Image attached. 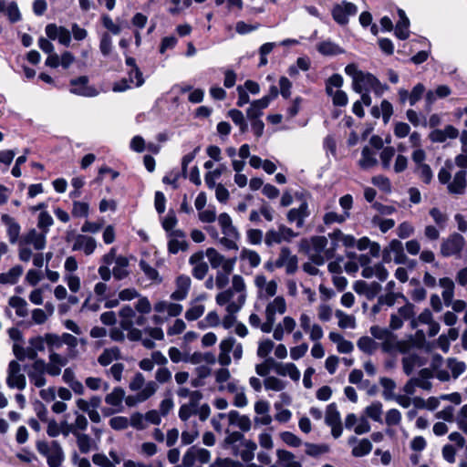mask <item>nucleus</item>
Returning a JSON list of instances; mask_svg holds the SVG:
<instances>
[{
    "instance_id": "e2e57ef3",
    "label": "nucleus",
    "mask_w": 467,
    "mask_h": 467,
    "mask_svg": "<svg viewBox=\"0 0 467 467\" xmlns=\"http://www.w3.org/2000/svg\"><path fill=\"white\" fill-rule=\"evenodd\" d=\"M89 213V205L88 202L75 201L73 202L72 215L76 218H86Z\"/></svg>"
},
{
    "instance_id": "5701e85b",
    "label": "nucleus",
    "mask_w": 467,
    "mask_h": 467,
    "mask_svg": "<svg viewBox=\"0 0 467 467\" xmlns=\"http://www.w3.org/2000/svg\"><path fill=\"white\" fill-rule=\"evenodd\" d=\"M135 309L139 313L136 319L132 322V327L139 326L143 327L146 324L147 318L144 315L150 313L151 305L150 300L147 297H140L135 304Z\"/></svg>"
},
{
    "instance_id": "0eeeda50",
    "label": "nucleus",
    "mask_w": 467,
    "mask_h": 467,
    "mask_svg": "<svg viewBox=\"0 0 467 467\" xmlns=\"http://www.w3.org/2000/svg\"><path fill=\"white\" fill-rule=\"evenodd\" d=\"M298 235L297 233L294 232L291 228L285 224H280L277 230L270 229L265 233V244L271 247L274 244H281L282 242H291L292 239Z\"/></svg>"
},
{
    "instance_id": "79ce46f5",
    "label": "nucleus",
    "mask_w": 467,
    "mask_h": 467,
    "mask_svg": "<svg viewBox=\"0 0 467 467\" xmlns=\"http://www.w3.org/2000/svg\"><path fill=\"white\" fill-rule=\"evenodd\" d=\"M8 304L11 307L15 308L16 316L19 317H26L28 315V308L26 301L20 296H11Z\"/></svg>"
},
{
    "instance_id": "39448f33",
    "label": "nucleus",
    "mask_w": 467,
    "mask_h": 467,
    "mask_svg": "<svg viewBox=\"0 0 467 467\" xmlns=\"http://www.w3.org/2000/svg\"><path fill=\"white\" fill-rule=\"evenodd\" d=\"M286 311V302L283 296H276L270 301L265 307V321L262 327V332L270 333L273 330L275 322V315H283Z\"/></svg>"
},
{
    "instance_id": "6ab92c4d",
    "label": "nucleus",
    "mask_w": 467,
    "mask_h": 467,
    "mask_svg": "<svg viewBox=\"0 0 467 467\" xmlns=\"http://www.w3.org/2000/svg\"><path fill=\"white\" fill-rule=\"evenodd\" d=\"M467 171L460 170L454 173L452 181L447 186V190L451 194L462 195L465 192L467 187Z\"/></svg>"
},
{
    "instance_id": "69168bd1",
    "label": "nucleus",
    "mask_w": 467,
    "mask_h": 467,
    "mask_svg": "<svg viewBox=\"0 0 467 467\" xmlns=\"http://www.w3.org/2000/svg\"><path fill=\"white\" fill-rule=\"evenodd\" d=\"M243 445L244 449L240 452L242 460L244 462L252 461L254 456V451L257 448L256 443L252 441H244Z\"/></svg>"
},
{
    "instance_id": "a878e982",
    "label": "nucleus",
    "mask_w": 467,
    "mask_h": 467,
    "mask_svg": "<svg viewBox=\"0 0 467 467\" xmlns=\"http://www.w3.org/2000/svg\"><path fill=\"white\" fill-rule=\"evenodd\" d=\"M270 101V97H263L254 100L246 110L247 119L249 120L259 119L263 115V110L268 107Z\"/></svg>"
},
{
    "instance_id": "2eb2a0df",
    "label": "nucleus",
    "mask_w": 467,
    "mask_h": 467,
    "mask_svg": "<svg viewBox=\"0 0 467 467\" xmlns=\"http://www.w3.org/2000/svg\"><path fill=\"white\" fill-rule=\"evenodd\" d=\"M46 34L51 40L57 39L61 45L68 47L71 42L70 31L64 26H57L56 24H48L46 26Z\"/></svg>"
},
{
    "instance_id": "dca6fc26",
    "label": "nucleus",
    "mask_w": 467,
    "mask_h": 467,
    "mask_svg": "<svg viewBox=\"0 0 467 467\" xmlns=\"http://www.w3.org/2000/svg\"><path fill=\"white\" fill-rule=\"evenodd\" d=\"M310 215V211L306 202H302L297 208H292L287 212L286 218L290 223H296L297 228H302L305 220Z\"/></svg>"
},
{
    "instance_id": "bb28decb",
    "label": "nucleus",
    "mask_w": 467,
    "mask_h": 467,
    "mask_svg": "<svg viewBox=\"0 0 467 467\" xmlns=\"http://www.w3.org/2000/svg\"><path fill=\"white\" fill-rule=\"evenodd\" d=\"M274 369L279 376L289 377L294 381L300 379V371L294 363H274Z\"/></svg>"
},
{
    "instance_id": "774afa93",
    "label": "nucleus",
    "mask_w": 467,
    "mask_h": 467,
    "mask_svg": "<svg viewBox=\"0 0 467 467\" xmlns=\"http://www.w3.org/2000/svg\"><path fill=\"white\" fill-rule=\"evenodd\" d=\"M54 220L52 216L46 211H42L38 215L37 227L42 230L43 233L47 234L49 228L53 225Z\"/></svg>"
},
{
    "instance_id": "338daca9",
    "label": "nucleus",
    "mask_w": 467,
    "mask_h": 467,
    "mask_svg": "<svg viewBox=\"0 0 467 467\" xmlns=\"http://www.w3.org/2000/svg\"><path fill=\"white\" fill-rule=\"evenodd\" d=\"M139 265L141 271L150 280L157 283L161 282V278L160 277L158 271L150 266L146 261L140 260Z\"/></svg>"
},
{
    "instance_id": "0e129e2a",
    "label": "nucleus",
    "mask_w": 467,
    "mask_h": 467,
    "mask_svg": "<svg viewBox=\"0 0 467 467\" xmlns=\"http://www.w3.org/2000/svg\"><path fill=\"white\" fill-rule=\"evenodd\" d=\"M379 383L384 389L382 393L384 399L387 400H393V398L395 397L393 391L396 388V383L394 382V380L389 378H381Z\"/></svg>"
},
{
    "instance_id": "a18cd8bd",
    "label": "nucleus",
    "mask_w": 467,
    "mask_h": 467,
    "mask_svg": "<svg viewBox=\"0 0 467 467\" xmlns=\"http://www.w3.org/2000/svg\"><path fill=\"white\" fill-rule=\"evenodd\" d=\"M126 65L130 67V71L128 72V76H130V79L132 80V73H135V78L136 83L135 87L139 88L141 87L144 84V78L142 76V72L140 70V68L136 65V61L133 57H128L126 58Z\"/></svg>"
},
{
    "instance_id": "9b49d317",
    "label": "nucleus",
    "mask_w": 467,
    "mask_h": 467,
    "mask_svg": "<svg viewBox=\"0 0 467 467\" xmlns=\"http://www.w3.org/2000/svg\"><path fill=\"white\" fill-rule=\"evenodd\" d=\"M159 386L156 382L148 381L145 387L136 395H130L125 399L126 404L129 407H133L138 403H141L152 397L158 390Z\"/></svg>"
},
{
    "instance_id": "052dcab7",
    "label": "nucleus",
    "mask_w": 467,
    "mask_h": 467,
    "mask_svg": "<svg viewBox=\"0 0 467 467\" xmlns=\"http://www.w3.org/2000/svg\"><path fill=\"white\" fill-rule=\"evenodd\" d=\"M395 156V149L391 146L382 148L379 154L382 168L384 170H389L391 166V160Z\"/></svg>"
},
{
    "instance_id": "c03bdc74",
    "label": "nucleus",
    "mask_w": 467,
    "mask_h": 467,
    "mask_svg": "<svg viewBox=\"0 0 467 467\" xmlns=\"http://www.w3.org/2000/svg\"><path fill=\"white\" fill-rule=\"evenodd\" d=\"M204 311L205 306L203 304L191 301L189 308L185 312V318L188 321H195L204 314Z\"/></svg>"
},
{
    "instance_id": "e433bc0d",
    "label": "nucleus",
    "mask_w": 467,
    "mask_h": 467,
    "mask_svg": "<svg viewBox=\"0 0 467 467\" xmlns=\"http://www.w3.org/2000/svg\"><path fill=\"white\" fill-rule=\"evenodd\" d=\"M439 285L441 287L443 288V291L441 293L443 301L445 306H450L452 303V299L454 296V283L453 281L449 277H442L439 280Z\"/></svg>"
},
{
    "instance_id": "4be33fe9",
    "label": "nucleus",
    "mask_w": 467,
    "mask_h": 467,
    "mask_svg": "<svg viewBox=\"0 0 467 467\" xmlns=\"http://www.w3.org/2000/svg\"><path fill=\"white\" fill-rule=\"evenodd\" d=\"M96 247L97 242L93 237L78 234L75 238L72 249L74 251L82 250L86 255H90L94 253Z\"/></svg>"
},
{
    "instance_id": "4468645a",
    "label": "nucleus",
    "mask_w": 467,
    "mask_h": 467,
    "mask_svg": "<svg viewBox=\"0 0 467 467\" xmlns=\"http://www.w3.org/2000/svg\"><path fill=\"white\" fill-rule=\"evenodd\" d=\"M88 78L86 76L72 79L70 92L83 97H96L99 94L98 90L94 87L88 86Z\"/></svg>"
},
{
    "instance_id": "a19ab883",
    "label": "nucleus",
    "mask_w": 467,
    "mask_h": 467,
    "mask_svg": "<svg viewBox=\"0 0 467 467\" xmlns=\"http://www.w3.org/2000/svg\"><path fill=\"white\" fill-rule=\"evenodd\" d=\"M119 357L120 351L119 348L113 347L104 349L103 352L99 355L98 361L101 366L106 367L112 361L119 359Z\"/></svg>"
},
{
    "instance_id": "864d4df0",
    "label": "nucleus",
    "mask_w": 467,
    "mask_h": 467,
    "mask_svg": "<svg viewBox=\"0 0 467 467\" xmlns=\"http://www.w3.org/2000/svg\"><path fill=\"white\" fill-rule=\"evenodd\" d=\"M99 50L105 57H108L112 54L113 41L110 35L107 32L103 33L100 36Z\"/></svg>"
},
{
    "instance_id": "c9c22d12",
    "label": "nucleus",
    "mask_w": 467,
    "mask_h": 467,
    "mask_svg": "<svg viewBox=\"0 0 467 467\" xmlns=\"http://www.w3.org/2000/svg\"><path fill=\"white\" fill-rule=\"evenodd\" d=\"M398 14L400 16V20L397 23L396 27H395V35L398 38H400L401 40H405L410 36V31H409L410 21L403 10L399 9Z\"/></svg>"
},
{
    "instance_id": "3c124183",
    "label": "nucleus",
    "mask_w": 467,
    "mask_h": 467,
    "mask_svg": "<svg viewBox=\"0 0 467 467\" xmlns=\"http://www.w3.org/2000/svg\"><path fill=\"white\" fill-rule=\"evenodd\" d=\"M328 238L333 239L338 244L341 242L346 247H352L355 244V238L352 235L344 234L340 230H335L328 234Z\"/></svg>"
},
{
    "instance_id": "b1692460",
    "label": "nucleus",
    "mask_w": 467,
    "mask_h": 467,
    "mask_svg": "<svg viewBox=\"0 0 467 467\" xmlns=\"http://www.w3.org/2000/svg\"><path fill=\"white\" fill-rule=\"evenodd\" d=\"M401 363L404 373L410 376L415 368L424 366L426 360L416 353H409L402 358Z\"/></svg>"
},
{
    "instance_id": "7ed1b4c3",
    "label": "nucleus",
    "mask_w": 467,
    "mask_h": 467,
    "mask_svg": "<svg viewBox=\"0 0 467 467\" xmlns=\"http://www.w3.org/2000/svg\"><path fill=\"white\" fill-rule=\"evenodd\" d=\"M37 451L47 459L49 467H60L65 460L62 447L57 441L47 442L37 441L36 443Z\"/></svg>"
},
{
    "instance_id": "9d476101",
    "label": "nucleus",
    "mask_w": 467,
    "mask_h": 467,
    "mask_svg": "<svg viewBox=\"0 0 467 467\" xmlns=\"http://www.w3.org/2000/svg\"><path fill=\"white\" fill-rule=\"evenodd\" d=\"M464 244L463 236L455 233L442 242L441 254L445 257L457 255L462 250Z\"/></svg>"
},
{
    "instance_id": "2f4dec72",
    "label": "nucleus",
    "mask_w": 467,
    "mask_h": 467,
    "mask_svg": "<svg viewBox=\"0 0 467 467\" xmlns=\"http://www.w3.org/2000/svg\"><path fill=\"white\" fill-rule=\"evenodd\" d=\"M227 418L231 425L237 426L243 431H248L251 429L250 419L245 415H241L237 410L229 411Z\"/></svg>"
},
{
    "instance_id": "f03ea898",
    "label": "nucleus",
    "mask_w": 467,
    "mask_h": 467,
    "mask_svg": "<svg viewBox=\"0 0 467 467\" xmlns=\"http://www.w3.org/2000/svg\"><path fill=\"white\" fill-rule=\"evenodd\" d=\"M310 259L317 265H322L326 261L335 257L337 244L328 236L317 235L310 239Z\"/></svg>"
},
{
    "instance_id": "f704fd0d",
    "label": "nucleus",
    "mask_w": 467,
    "mask_h": 467,
    "mask_svg": "<svg viewBox=\"0 0 467 467\" xmlns=\"http://www.w3.org/2000/svg\"><path fill=\"white\" fill-rule=\"evenodd\" d=\"M129 264V259L125 256L119 255L116 258L115 265L112 269V275L116 280H122L130 275L128 270Z\"/></svg>"
},
{
    "instance_id": "13d9d810",
    "label": "nucleus",
    "mask_w": 467,
    "mask_h": 467,
    "mask_svg": "<svg viewBox=\"0 0 467 467\" xmlns=\"http://www.w3.org/2000/svg\"><path fill=\"white\" fill-rule=\"evenodd\" d=\"M228 116L232 119V120L239 127L240 131L244 133L248 130V125L244 119V116L243 112L239 109H231L228 112Z\"/></svg>"
},
{
    "instance_id": "f3484780",
    "label": "nucleus",
    "mask_w": 467,
    "mask_h": 467,
    "mask_svg": "<svg viewBox=\"0 0 467 467\" xmlns=\"http://www.w3.org/2000/svg\"><path fill=\"white\" fill-rule=\"evenodd\" d=\"M189 264L192 265V274L198 280H202L208 272V265L203 260L202 252H198L191 255Z\"/></svg>"
},
{
    "instance_id": "412c9836",
    "label": "nucleus",
    "mask_w": 467,
    "mask_h": 467,
    "mask_svg": "<svg viewBox=\"0 0 467 467\" xmlns=\"http://www.w3.org/2000/svg\"><path fill=\"white\" fill-rule=\"evenodd\" d=\"M296 326V320L292 317H285L275 328L273 327V337L277 341H281L284 338L285 333H292L295 330Z\"/></svg>"
},
{
    "instance_id": "6e6552de",
    "label": "nucleus",
    "mask_w": 467,
    "mask_h": 467,
    "mask_svg": "<svg viewBox=\"0 0 467 467\" xmlns=\"http://www.w3.org/2000/svg\"><path fill=\"white\" fill-rule=\"evenodd\" d=\"M29 381L36 388H42L47 384L46 373L47 362L44 359H36L26 368Z\"/></svg>"
},
{
    "instance_id": "ea45409f",
    "label": "nucleus",
    "mask_w": 467,
    "mask_h": 467,
    "mask_svg": "<svg viewBox=\"0 0 467 467\" xmlns=\"http://www.w3.org/2000/svg\"><path fill=\"white\" fill-rule=\"evenodd\" d=\"M218 223L224 235L230 237H238V232L236 228L233 225L232 219L228 213H221L218 217Z\"/></svg>"
},
{
    "instance_id": "680f3d73",
    "label": "nucleus",
    "mask_w": 467,
    "mask_h": 467,
    "mask_svg": "<svg viewBox=\"0 0 467 467\" xmlns=\"http://www.w3.org/2000/svg\"><path fill=\"white\" fill-rule=\"evenodd\" d=\"M46 340L49 353L56 352L55 350L59 349L63 346L62 335L58 336L53 333H47Z\"/></svg>"
},
{
    "instance_id": "c756f323",
    "label": "nucleus",
    "mask_w": 467,
    "mask_h": 467,
    "mask_svg": "<svg viewBox=\"0 0 467 467\" xmlns=\"http://www.w3.org/2000/svg\"><path fill=\"white\" fill-rule=\"evenodd\" d=\"M378 164L377 153L370 147L365 146L361 150L358 165L362 170H368Z\"/></svg>"
},
{
    "instance_id": "09e8293b",
    "label": "nucleus",
    "mask_w": 467,
    "mask_h": 467,
    "mask_svg": "<svg viewBox=\"0 0 467 467\" xmlns=\"http://www.w3.org/2000/svg\"><path fill=\"white\" fill-rule=\"evenodd\" d=\"M357 346L359 350L368 355L373 354L378 348V344L374 341V339L368 336L361 337L358 340Z\"/></svg>"
},
{
    "instance_id": "4c0bfd02",
    "label": "nucleus",
    "mask_w": 467,
    "mask_h": 467,
    "mask_svg": "<svg viewBox=\"0 0 467 467\" xmlns=\"http://www.w3.org/2000/svg\"><path fill=\"white\" fill-rule=\"evenodd\" d=\"M276 456L281 467H302V464L296 460V456L291 451L277 450Z\"/></svg>"
},
{
    "instance_id": "37998d69",
    "label": "nucleus",
    "mask_w": 467,
    "mask_h": 467,
    "mask_svg": "<svg viewBox=\"0 0 467 467\" xmlns=\"http://www.w3.org/2000/svg\"><path fill=\"white\" fill-rule=\"evenodd\" d=\"M382 411H383V405L380 401H373L370 405L366 407L365 409V414L367 418L371 419L374 421L382 422Z\"/></svg>"
},
{
    "instance_id": "de8ad7c7",
    "label": "nucleus",
    "mask_w": 467,
    "mask_h": 467,
    "mask_svg": "<svg viewBox=\"0 0 467 467\" xmlns=\"http://www.w3.org/2000/svg\"><path fill=\"white\" fill-rule=\"evenodd\" d=\"M317 49L320 54L325 56H334L343 52L339 46L329 40L320 42L317 46Z\"/></svg>"
},
{
    "instance_id": "473e14b6",
    "label": "nucleus",
    "mask_w": 467,
    "mask_h": 467,
    "mask_svg": "<svg viewBox=\"0 0 467 467\" xmlns=\"http://www.w3.org/2000/svg\"><path fill=\"white\" fill-rule=\"evenodd\" d=\"M1 221L7 227V235L11 244H16L20 234V225L8 214H3Z\"/></svg>"
},
{
    "instance_id": "20e7f679",
    "label": "nucleus",
    "mask_w": 467,
    "mask_h": 467,
    "mask_svg": "<svg viewBox=\"0 0 467 467\" xmlns=\"http://www.w3.org/2000/svg\"><path fill=\"white\" fill-rule=\"evenodd\" d=\"M220 353L218 356V362L222 366H229L231 364L230 352H233L234 360L238 361L243 357V346L237 342L233 337H229L221 341L219 345Z\"/></svg>"
},
{
    "instance_id": "4d7b16f0",
    "label": "nucleus",
    "mask_w": 467,
    "mask_h": 467,
    "mask_svg": "<svg viewBox=\"0 0 467 467\" xmlns=\"http://www.w3.org/2000/svg\"><path fill=\"white\" fill-rule=\"evenodd\" d=\"M220 324V317L215 311H210L206 317L198 323V327L206 329L207 327H218Z\"/></svg>"
},
{
    "instance_id": "c85d7f7f",
    "label": "nucleus",
    "mask_w": 467,
    "mask_h": 467,
    "mask_svg": "<svg viewBox=\"0 0 467 467\" xmlns=\"http://www.w3.org/2000/svg\"><path fill=\"white\" fill-rule=\"evenodd\" d=\"M239 260L243 265L256 268L261 264V256L257 252L249 248H243L240 252Z\"/></svg>"
},
{
    "instance_id": "bf43d9fd",
    "label": "nucleus",
    "mask_w": 467,
    "mask_h": 467,
    "mask_svg": "<svg viewBox=\"0 0 467 467\" xmlns=\"http://www.w3.org/2000/svg\"><path fill=\"white\" fill-rule=\"evenodd\" d=\"M336 317L338 318V327L341 328H355L356 319L353 316L348 315L341 310L336 311Z\"/></svg>"
},
{
    "instance_id": "603ef678",
    "label": "nucleus",
    "mask_w": 467,
    "mask_h": 467,
    "mask_svg": "<svg viewBox=\"0 0 467 467\" xmlns=\"http://www.w3.org/2000/svg\"><path fill=\"white\" fill-rule=\"evenodd\" d=\"M125 397V391L121 388H115L105 397V402L110 406H120Z\"/></svg>"
},
{
    "instance_id": "cd10ccee",
    "label": "nucleus",
    "mask_w": 467,
    "mask_h": 467,
    "mask_svg": "<svg viewBox=\"0 0 467 467\" xmlns=\"http://www.w3.org/2000/svg\"><path fill=\"white\" fill-rule=\"evenodd\" d=\"M139 313L129 305L123 306L119 311V326L121 329L132 328V322Z\"/></svg>"
},
{
    "instance_id": "49530a36",
    "label": "nucleus",
    "mask_w": 467,
    "mask_h": 467,
    "mask_svg": "<svg viewBox=\"0 0 467 467\" xmlns=\"http://www.w3.org/2000/svg\"><path fill=\"white\" fill-rule=\"evenodd\" d=\"M414 172L425 184H430L433 180V171L427 163L414 167Z\"/></svg>"
},
{
    "instance_id": "6e6d98bb",
    "label": "nucleus",
    "mask_w": 467,
    "mask_h": 467,
    "mask_svg": "<svg viewBox=\"0 0 467 467\" xmlns=\"http://www.w3.org/2000/svg\"><path fill=\"white\" fill-rule=\"evenodd\" d=\"M264 386L267 390L282 391L285 389L286 383L276 377L269 376L264 379Z\"/></svg>"
},
{
    "instance_id": "72a5a7b5",
    "label": "nucleus",
    "mask_w": 467,
    "mask_h": 467,
    "mask_svg": "<svg viewBox=\"0 0 467 467\" xmlns=\"http://www.w3.org/2000/svg\"><path fill=\"white\" fill-rule=\"evenodd\" d=\"M375 76L370 73L362 72L354 83H352L353 89L357 93H362L363 91H369L370 87L373 85Z\"/></svg>"
},
{
    "instance_id": "5fc2aeb1",
    "label": "nucleus",
    "mask_w": 467,
    "mask_h": 467,
    "mask_svg": "<svg viewBox=\"0 0 467 467\" xmlns=\"http://www.w3.org/2000/svg\"><path fill=\"white\" fill-rule=\"evenodd\" d=\"M325 421L328 426L341 423L340 414L335 403H331L327 406Z\"/></svg>"
},
{
    "instance_id": "f257e3e1",
    "label": "nucleus",
    "mask_w": 467,
    "mask_h": 467,
    "mask_svg": "<svg viewBox=\"0 0 467 467\" xmlns=\"http://www.w3.org/2000/svg\"><path fill=\"white\" fill-rule=\"evenodd\" d=\"M246 285L243 276L234 275L232 278L231 288L219 293L215 301L219 306H226L227 314L223 318L224 328H230L236 321L235 314L238 313L246 301Z\"/></svg>"
},
{
    "instance_id": "1a4fd4ad",
    "label": "nucleus",
    "mask_w": 467,
    "mask_h": 467,
    "mask_svg": "<svg viewBox=\"0 0 467 467\" xmlns=\"http://www.w3.org/2000/svg\"><path fill=\"white\" fill-rule=\"evenodd\" d=\"M358 12L356 5L350 2L343 1L341 4L334 5L332 9L333 19L341 26L348 23V17L355 16Z\"/></svg>"
},
{
    "instance_id": "ddd939ff",
    "label": "nucleus",
    "mask_w": 467,
    "mask_h": 467,
    "mask_svg": "<svg viewBox=\"0 0 467 467\" xmlns=\"http://www.w3.org/2000/svg\"><path fill=\"white\" fill-rule=\"evenodd\" d=\"M189 244L186 240V234L183 231L177 229L169 234L168 251L171 254H177L180 251H186Z\"/></svg>"
},
{
    "instance_id": "aec40b11",
    "label": "nucleus",
    "mask_w": 467,
    "mask_h": 467,
    "mask_svg": "<svg viewBox=\"0 0 467 467\" xmlns=\"http://www.w3.org/2000/svg\"><path fill=\"white\" fill-rule=\"evenodd\" d=\"M67 363V357L57 352L49 353L48 363H47V374L53 377L60 375L62 368Z\"/></svg>"
},
{
    "instance_id": "f8f14e48",
    "label": "nucleus",
    "mask_w": 467,
    "mask_h": 467,
    "mask_svg": "<svg viewBox=\"0 0 467 467\" xmlns=\"http://www.w3.org/2000/svg\"><path fill=\"white\" fill-rule=\"evenodd\" d=\"M275 266L277 268L285 267L286 273L292 275L297 270V257L291 254L288 247H282L279 256L275 262Z\"/></svg>"
},
{
    "instance_id": "393cba45",
    "label": "nucleus",
    "mask_w": 467,
    "mask_h": 467,
    "mask_svg": "<svg viewBox=\"0 0 467 467\" xmlns=\"http://www.w3.org/2000/svg\"><path fill=\"white\" fill-rule=\"evenodd\" d=\"M386 254H392L393 261L397 265H405L409 261L404 253V246L402 243L397 239L392 240L388 247L385 249Z\"/></svg>"
},
{
    "instance_id": "58836bf2",
    "label": "nucleus",
    "mask_w": 467,
    "mask_h": 467,
    "mask_svg": "<svg viewBox=\"0 0 467 467\" xmlns=\"http://www.w3.org/2000/svg\"><path fill=\"white\" fill-rule=\"evenodd\" d=\"M23 267L21 265H15L5 273L0 274V284L2 285H15L23 274Z\"/></svg>"
},
{
    "instance_id": "7c9ffc66",
    "label": "nucleus",
    "mask_w": 467,
    "mask_h": 467,
    "mask_svg": "<svg viewBox=\"0 0 467 467\" xmlns=\"http://www.w3.org/2000/svg\"><path fill=\"white\" fill-rule=\"evenodd\" d=\"M46 234L45 233H38L35 229L29 231L25 237V243L32 245L36 250L40 251L46 247Z\"/></svg>"
},
{
    "instance_id": "423d86ee",
    "label": "nucleus",
    "mask_w": 467,
    "mask_h": 467,
    "mask_svg": "<svg viewBox=\"0 0 467 467\" xmlns=\"http://www.w3.org/2000/svg\"><path fill=\"white\" fill-rule=\"evenodd\" d=\"M5 383L11 389L24 390L26 387V378L23 373L22 366L17 360H11L6 369Z\"/></svg>"
},
{
    "instance_id": "8fccbe9b",
    "label": "nucleus",
    "mask_w": 467,
    "mask_h": 467,
    "mask_svg": "<svg viewBox=\"0 0 467 467\" xmlns=\"http://www.w3.org/2000/svg\"><path fill=\"white\" fill-rule=\"evenodd\" d=\"M372 450V443L368 439H361L353 446L352 455L355 457H363L368 455Z\"/></svg>"
},
{
    "instance_id": "a211bd4d",
    "label": "nucleus",
    "mask_w": 467,
    "mask_h": 467,
    "mask_svg": "<svg viewBox=\"0 0 467 467\" xmlns=\"http://www.w3.org/2000/svg\"><path fill=\"white\" fill-rule=\"evenodd\" d=\"M192 285L191 278L186 275H179L175 280V290L171 293V298L175 301L184 300L190 291Z\"/></svg>"
}]
</instances>
